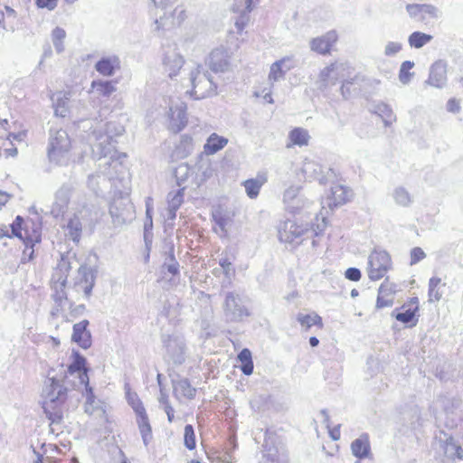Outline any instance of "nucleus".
Segmentation results:
<instances>
[{
	"mask_svg": "<svg viewBox=\"0 0 463 463\" xmlns=\"http://www.w3.org/2000/svg\"><path fill=\"white\" fill-rule=\"evenodd\" d=\"M194 173L186 163L178 165L174 170V176L178 186H184L190 175Z\"/></svg>",
	"mask_w": 463,
	"mask_h": 463,
	"instance_id": "f704fd0d",
	"label": "nucleus"
},
{
	"mask_svg": "<svg viewBox=\"0 0 463 463\" xmlns=\"http://www.w3.org/2000/svg\"><path fill=\"white\" fill-rule=\"evenodd\" d=\"M418 310V307H416L414 310L409 308L402 312H396L394 310L392 313V316L394 317L398 321L403 323V324H411V326H413L416 325L417 320H415V312Z\"/></svg>",
	"mask_w": 463,
	"mask_h": 463,
	"instance_id": "c03bdc74",
	"label": "nucleus"
},
{
	"mask_svg": "<svg viewBox=\"0 0 463 463\" xmlns=\"http://www.w3.org/2000/svg\"><path fill=\"white\" fill-rule=\"evenodd\" d=\"M91 87L103 96H109L115 90L112 81L109 80H93Z\"/></svg>",
	"mask_w": 463,
	"mask_h": 463,
	"instance_id": "de8ad7c7",
	"label": "nucleus"
},
{
	"mask_svg": "<svg viewBox=\"0 0 463 463\" xmlns=\"http://www.w3.org/2000/svg\"><path fill=\"white\" fill-rule=\"evenodd\" d=\"M184 446L192 450L195 448L196 442H195V434L194 427L191 424H187L184 427Z\"/></svg>",
	"mask_w": 463,
	"mask_h": 463,
	"instance_id": "603ef678",
	"label": "nucleus"
},
{
	"mask_svg": "<svg viewBox=\"0 0 463 463\" xmlns=\"http://www.w3.org/2000/svg\"><path fill=\"white\" fill-rule=\"evenodd\" d=\"M444 453L449 458H462L463 457V449L451 437L448 438L446 440Z\"/></svg>",
	"mask_w": 463,
	"mask_h": 463,
	"instance_id": "a19ab883",
	"label": "nucleus"
},
{
	"mask_svg": "<svg viewBox=\"0 0 463 463\" xmlns=\"http://www.w3.org/2000/svg\"><path fill=\"white\" fill-rule=\"evenodd\" d=\"M297 320L299 322L301 326L304 327L306 330L309 329L311 326L316 325L322 326V318L316 313H299L297 317Z\"/></svg>",
	"mask_w": 463,
	"mask_h": 463,
	"instance_id": "ea45409f",
	"label": "nucleus"
},
{
	"mask_svg": "<svg viewBox=\"0 0 463 463\" xmlns=\"http://www.w3.org/2000/svg\"><path fill=\"white\" fill-rule=\"evenodd\" d=\"M354 78L352 79H346L343 81V84L341 86V92L345 99H348L351 95L350 91V86L354 83Z\"/></svg>",
	"mask_w": 463,
	"mask_h": 463,
	"instance_id": "774afa93",
	"label": "nucleus"
},
{
	"mask_svg": "<svg viewBox=\"0 0 463 463\" xmlns=\"http://www.w3.org/2000/svg\"><path fill=\"white\" fill-rule=\"evenodd\" d=\"M292 68L293 64L289 57H285L276 61L270 66L269 80L270 82H276L284 79L287 71H290Z\"/></svg>",
	"mask_w": 463,
	"mask_h": 463,
	"instance_id": "aec40b11",
	"label": "nucleus"
},
{
	"mask_svg": "<svg viewBox=\"0 0 463 463\" xmlns=\"http://www.w3.org/2000/svg\"><path fill=\"white\" fill-rule=\"evenodd\" d=\"M58 0H36L35 4L39 8H46L50 11L57 6Z\"/></svg>",
	"mask_w": 463,
	"mask_h": 463,
	"instance_id": "338daca9",
	"label": "nucleus"
},
{
	"mask_svg": "<svg viewBox=\"0 0 463 463\" xmlns=\"http://www.w3.org/2000/svg\"><path fill=\"white\" fill-rule=\"evenodd\" d=\"M393 198L399 205L408 206L411 200L410 194L403 187H397L393 192Z\"/></svg>",
	"mask_w": 463,
	"mask_h": 463,
	"instance_id": "3c124183",
	"label": "nucleus"
},
{
	"mask_svg": "<svg viewBox=\"0 0 463 463\" xmlns=\"http://www.w3.org/2000/svg\"><path fill=\"white\" fill-rule=\"evenodd\" d=\"M135 413H136V416H137V423L138 425V428L142 427V426L150 425V422H149L148 416L146 414V409L140 410V411H137Z\"/></svg>",
	"mask_w": 463,
	"mask_h": 463,
	"instance_id": "e2e57ef3",
	"label": "nucleus"
},
{
	"mask_svg": "<svg viewBox=\"0 0 463 463\" xmlns=\"http://www.w3.org/2000/svg\"><path fill=\"white\" fill-rule=\"evenodd\" d=\"M124 390H125V398L127 400V402L133 409V411L135 412L145 409L137 393L136 392L131 391V388H130V385L128 383H125Z\"/></svg>",
	"mask_w": 463,
	"mask_h": 463,
	"instance_id": "e433bc0d",
	"label": "nucleus"
},
{
	"mask_svg": "<svg viewBox=\"0 0 463 463\" xmlns=\"http://www.w3.org/2000/svg\"><path fill=\"white\" fill-rule=\"evenodd\" d=\"M68 235L73 241H79L81 235V222L78 217L70 219L67 224Z\"/></svg>",
	"mask_w": 463,
	"mask_h": 463,
	"instance_id": "79ce46f5",
	"label": "nucleus"
},
{
	"mask_svg": "<svg viewBox=\"0 0 463 463\" xmlns=\"http://www.w3.org/2000/svg\"><path fill=\"white\" fill-rule=\"evenodd\" d=\"M349 68L345 62H334L325 67L319 73V80L323 87L329 82L335 83L337 80L345 76L344 71Z\"/></svg>",
	"mask_w": 463,
	"mask_h": 463,
	"instance_id": "ddd939ff",
	"label": "nucleus"
},
{
	"mask_svg": "<svg viewBox=\"0 0 463 463\" xmlns=\"http://www.w3.org/2000/svg\"><path fill=\"white\" fill-rule=\"evenodd\" d=\"M206 63L214 72H223L227 71L229 67V55L227 51L222 47L214 49L210 53Z\"/></svg>",
	"mask_w": 463,
	"mask_h": 463,
	"instance_id": "4468645a",
	"label": "nucleus"
},
{
	"mask_svg": "<svg viewBox=\"0 0 463 463\" xmlns=\"http://www.w3.org/2000/svg\"><path fill=\"white\" fill-rule=\"evenodd\" d=\"M88 186L100 197L108 200H114L115 193L112 191L113 184L110 178L103 175H90L88 178Z\"/></svg>",
	"mask_w": 463,
	"mask_h": 463,
	"instance_id": "9b49d317",
	"label": "nucleus"
},
{
	"mask_svg": "<svg viewBox=\"0 0 463 463\" xmlns=\"http://www.w3.org/2000/svg\"><path fill=\"white\" fill-rule=\"evenodd\" d=\"M233 10L237 13H250L252 10V0H234Z\"/></svg>",
	"mask_w": 463,
	"mask_h": 463,
	"instance_id": "5fc2aeb1",
	"label": "nucleus"
},
{
	"mask_svg": "<svg viewBox=\"0 0 463 463\" xmlns=\"http://www.w3.org/2000/svg\"><path fill=\"white\" fill-rule=\"evenodd\" d=\"M184 62L183 57L175 49H169L165 52L163 65L171 79L177 75Z\"/></svg>",
	"mask_w": 463,
	"mask_h": 463,
	"instance_id": "f3484780",
	"label": "nucleus"
},
{
	"mask_svg": "<svg viewBox=\"0 0 463 463\" xmlns=\"http://www.w3.org/2000/svg\"><path fill=\"white\" fill-rule=\"evenodd\" d=\"M337 33L335 31H329L326 34L312 39L310 42V48L312 51L319 54L329 53L332 46L337 41Z\"/></svg>",
	"mask_w": 463,
	"mask_h": 463,
	"instance_id": "dca6fc26",
	"label": "nucleus"
},
{
	"mask_svg": "<svg viewBox=\"0 0 463 463\" xmlns=\"http://www.w3.org/2000/svg\"><path fill=\"white\" fill-rule=\"evenodd\" d=\"M414 67V62L411 61H405L402 63L399 71V80L402 83L407 84L410 82L413 73L410 71Z\"/></svg>",
	"mask_w": 463,
	"mask_h": 463,
	"instance_id": "09e8293b",
	"label": "nucleus"
},
{
	"mask_svg": "<svg viewBox=\"0 0 463 463\" xmlns=\"http://www.w3.org/2000/svg\"><path fill=\"white\" fill-rule=\"evenodd\" d=\"M313 232L312 229L298 225L292 220H287L279 228V239L285 243H298V239L304 236L308 237V234Z\"/></svg>",
	"mask_w": 463,
	"mask_h": 463,
	"instance_id": "1a4fd4ad",
	"label": "nucleus"
},
{
	"mask_svg": "<svg viewBox=\"0 0 463 463\" xmlns=\"http://www.w3.org/2000/svg\"><path fill=\"white\" fill-rule=\"evenodd\" d=\"M99 445L101 449L100 458L106 461L107 458L109 463H114L116 453V436L113 432V428L106 426L99 440Z\"/></svg>",
	"mask_w": 463,
	"mask_h": 463,
	"instance_id": "f8f14e48",
	"label": "nucleus"
},
{
	"mask_svg": "<svg viewBox=\"0 0 463 463\" xmlns=\"http://www.w3.org/2000/svg\"><path fill=\"white\" fill-rule=\"evenodd\" d=\"M84 389L83 395L86 398V402L84 404V411L89 414L92 415L96 411L101 409L100 407V402L96 399L92 388L89 385H83L81 390Z\"/></svg>",
	"mask_w": 463,
	"mask_h": 463,
	"instance_id": "cd10ccee",
	"label": "nucleus"
},
{
	"mask_svg": "<svg viewBox=\"0 0 463 463\" xmlns=\"http://www.w3.org/2000/svg\"><path fill=\"white\" fill-rule=\"evenodd\" d=\"M374 112L383 118L385 127H390L393 122L396 121V116L393 113L392 108L384 102L376 104L374 106Z\"/></svg>",
	"mask_w": 463,
	"mask_h": 463,
	"instance_id": "2f4dec72",
	"label": "nucleus"
},
{
	"mask_svg": "<svg viewBox=\"0 0 463 463\" xmlns=\"http://www.w3.org/2000/svg\"><path fill=\"white\" fill-rule=\"evenodd\" d=\"M299 191L300 186L291 185L287 188L283 194V203L292 212L298 207V205L294 204V202L298 200Z\"/></svg>",
	"mask_w": 463,
	"mask_h": 463,
	"instance_id": "58836bf2",
	"label": "nucleus"
},
{
	"mask_svg": "<svg viewBox=\"0 0 463 463\" xmlns=\"http://www.w3.org/2000/svg\"><path fill=\"white\" fill-rule=\"evenodd\" d=\"M174 394L176 397L183 396L187 399H194L196 394V389L192 387L186 378L172 380Z\"/></svg>",
	"mask_w": 463,
	"mask_h": 463,
	"instance_id": "393cba45",
	"label": "nucleus"
},
{
	"mask_svg": "<svg viewBox=\"0 0 463 463\" xmlns=\"http://www.w3.org/2000/svg\"><path fill=\"white\" fill-rule=\"evenodd\" d=\"M345 276L351 281H358L361 279V271L357 268H348L345 272Z\"/></svg>",
	"mask_w": 463,
	"mask_h": 463,
	"instance_id": "69168bd1",
	"label": "nucleus"
},
{
	"mask_svg": "<svg viewBox=\"0 0 463 463\" xmlns=\"http://www.w3.org/2000/svg\"><path fill=\"white\" fill-rule=\"evenodd\" d=\"M96 71L103 76H110L113 74L114 66L109 58H102L95 65Z\"/></svg>",
	"mask_w": 463,
	"mask_h": 463,
	"instance_id": "8fccbe9b",
	"label": "nucleus"
},
{
	"mask_svg": "<svg viewBox=\"0 0 463 463\" xmlns=\"http://www.w3.org/2000/svg\"><path fill=\"white\" fill-rule=\"evenodd\" d=\"M78 272L79 276H80V280L77 283V286L80 287L84 294L88 297L90 295L94 284L93 273L85 266L80 267Z\"/></svg>",
	"mask_w": 463,
	"mask_h": 463,
	"instance_id": "bb28decb",
	"label": "nucleus"
},
{
	"mask_svg": "<svg viewBox=\"0 0 463 463\" xmlns=\"http://www.w3.org/2000/svg\"><path fill=\"white\" fill-rule=\"evenodd\" d=\"M186 104L181 100L172 102L169 108V128L174 133H178L187 124Z\"/></svg>",
	"mask_w": 463,
	"mask_h": 463,
	"instance_id": "9d476101",
	"label": "nucleus"
},
{
	"mask_svg": "<svg viewBox=\"0 0 463 463\" xmlns=\"http://www.w3.org/2000/svg\"><path fill=\"white\" fill-rule=\"evenodd\" d=\"M89 324V321L84 319L73 326L71 340L83 349H88L91 345V334L87 328Z\"/></svg>",
	"mask_w": 463,
	"mask_h": 463,
	"instance_id": "6ab92c4d",
	"label": "nucleus"
},
{
	"mask_svg": "<svg viewBox=\"0 0 463 463\" xmlns=\"http://www.w3.org/2000/svg\"><path fill=\"white\" fill-rule=\"evenodd\" d=\"M351 450L353 455L357 458H367L371 452L368 435L364 433L358 439H354L351 444Z\"/></svg>",
	"mask_w": 463,
	"mask_h": 463,
	"instance_id": "b1692460",
	"label": "nucleus"
},
{
	"mask_svg": "<svg viewBox=\"0 0 463 463\" xmlns=\"http://www.w3.org/2000/svg\"><path fill=\"white\" fill-rule=\"evenodd\" d=\"M227 138L213 133L207 138L203 149L207 155H213L219 150L222 149L227 145Z\"/></svg>",
	"mask_w": 463,
	"mask_h": 463,
	"instance_id": "c85d7f7f",
	"label": "nucleus"
},
{
	"mask_svg": "<svg viewBox=\"0 0 463 463\" xmlns=\"http://www.w3.org/2000/svg\"><path fill=\"white\" fill-rule=\"evenodd\" d=\"M162 342L165 348V359L174 364H182L184 360V340L179 335H163Z\"/></svg>",
	"mask_w": 463,
	"mask_h": 463,
	"instance_id": "423d86ee",
	"label": "nucleus"
},
{
	"mask_svg": "<svg viewBox=\"0 0 463 463\" xmlns=\"http://www.w3.org/2000/svg\"><path fill=\"white\" fill-rule=\"evenodd\" d=\"M309 138L310 136L307 129L302 128H295L288 134L290 144H288L287 146L290 147L291 146H307Z\"/></svg>",
	"mask_w": 463,
	"mask_h": 463,
	"instance_id": "c756f323",
	"label": "nucleus"
},
{
	"mask_svg": "<svg viewBox=\"0 0 463 463\" xmlns=\"http://www.w3.org/2000/svg\"><path fill=\"white\" fill-rule=\"evenodd\" d=\"M197 173H196V184H201L205 182L207 179L213 176V169L212 167V164L209 160L202 159L197 164Z\"/></svg>",
	"mask_w": 463,
	"mask_h": 463,
	"instance_id": "72a5a7b5",
	"label": "nucleus"
},
{
	"mask_svg": "<svg viewBox=\"0 0 463 463\" xmlns=\"http://www.w3.org/2000/svg\"><path fill=\"white\" fill-rule=\"evenodd\" d=\"M410 255H411V261H410L411 265L417 264L418 262H420L426 257L424 250L420 247L412 248L411 250Z\"/></svg>",
	"mask_w": 463,
	"mask_h": 463,
	"instance_id": "4d7b16f0",
	"label": "nucleus"
},
{
	"mask_svg": "<svg viewBox=\"0 0 463 463\" xmlns=\"http://www.w3.org/2000/svg\"><path fill=\"white\" fill-rule=\"evenodd\" d=\"M185 187L183 186L176 192H170L167 195L168 206L173 210H178L184 202V191Z\"/></svg>",
	"mask_w": 463,
	"mask_h": 463,
	"instance_id": "49530a36",
	"label": "nucleus"
},
{
	"mask_svg": "<svg viewBox=\"0 0 463 463\" xmlns=\"http://www.w3.org/2000/svg\"><path fill=\"white\" fill-rule=\"evenodd\" d=\"M225 317L232 322L241 321L250 316L249 309L244 305L242 298L236 292H228L225 296L224 305Z\"/></svg>",
	"mask_w": 463,
	"mask_h": 463,
	"instance_id": "0eeeda50",
	"label": "nucleus"
},
{
	"mask_svg": "<svg viewBox=\"0 0 463 463\" xmlns=\"http://www.w3.org/2000/svg\"><path fill=\"white\" fill-rule=\"evenodd\" d=\"M156 24V31H160V29H166L169 26H172L175 24L174 21H171L169 23V17H166L165 15L161 16L159 19H156L155 22Z\"/></svg>",
	"mask_w": 463,
	"mask_h": 463,
	"instance_id": "052dcab7",
	"label": "nucleus"
},
{
	"mask_svg": "<svg viewBox=\"0 0 463 463\" xmlns=\"http://www.w3.org/2000/svg\"><path fill=\"white\" fill-rule=\"evenodd\" d=\"M219 265L222 268L226 277H230L232 274L234 273L232 264L227 257L221 258L219 260Z\"/></svg>",
	"mask_w": 463,
	"mask_h": 463,
	"instance_id": "bf43d9fd",
	"label": "nucleus"
},
{
	"mask_svg": "<svg viewBox=\"0 0 463 463\" xmlns=\"http://www.w3.org/2000/svg\"><path fill=\"white\" fill-rule=\"evenodd\" d=\"M392 266L389 253L382 249H374L368 257V277L371 280L383 279Z\"/></svg>",
	"mask_w": 463,
	"mask_h": 463,
	"instance_id": "39448f33",
	"label": "nucleus"
},
{
	"mask_svg": "<svg viewBox=\"0 0 463 463\" xmlns=\"http://www.w3.org/2000/svg\"><path fill=\"white\" fill-rule=\"evenodd\" d=\"M395 286L388 281H384L379 288L378 297L376 300V308L392 307L394 302L393 294Z\"/></svg>",
	"mask_w": 463,
	"mask_h": 463,
	"instance_id": "4be33fe9",
	"label": "nucleus"
},
{
	"mask_svg": "<svg viewBox=\"0 0 463 463\" xmlns=\"http://www.w3.org/2000/svg\"><path fill=\"white\" fill-rule=\"evenodd\" d=\"M71 148V140L63 129H50L48 156L56 164H61Z\"/></svg>",
	"mask_w": 463,
	"mask_h": 463,
	"instance_id": "20e7f679",
	"label": "nucleus"
},
{
	"mask_svg": "<svg viewBox=\"0 0 463 463\" xmlns=\"http://www.w3.org/2000/svg\"><path fill=\"white\" fill-rule=\"evenodd\" d=\"M447 81V63L442 60L436 61L430 69L427 83L436 87L442 88Z\"/></svg>",
	"mask_w": 463,
	"mask_h": 463,
	"instance_id": "2eb2a0df",
	"label": "nucleus"
},
{
	"mask_svg": "<svg viewBox=\"0 0 463 463\" xmlns=\"http://www.w3.org/2000/svg\"><path fill=\"white\" fill-rule=\"evenodd\" d=\"M66 37V32L61 27H55L52 33L53 46L58 53L64 50L63 40Z\"/></svg>",
	"mask_w": 463,
	"mask_h": 463,
	"instance_id": "a18cd8bd",
	"label": "nucleus"
},
{
	"mask_svg": "<svg viewBox=\"0 0 463 463\" xmlns=\"http://www.w3.org/2000/svg\"><path fill=\"white\" fill-rule=\"evenodd\" d=\"M73 356L74 360L67 369H65L63 365H61L57 371L61 373H64L68 378L69 375H71V381L82 388V386L87 385L90 381L87 369L85 368L86 359L75 351H73Z\"/></svg>",
	"mask_w": 463,
	"mask_h": 463,
	"instance_id": "6e6552de",
	"label": "nucleus"
},
{
	"mask_svg": "<svg viewBox=\"0 0 463 463\" xmlns=\"http://www.w3.org/2000/svg\"><path fill=\"white\" fill-rule=\"evenodd\" d=\"M249 21V13L241 12L240 13V16L235 21V26L238 29V32H241Z\"/></svg>",
	"mask_w": 463,
	"mask_h": 463,
	"instance_id": "0e129e2a",
	"label": "nucleus"
},
{
	"mask_svg": "<svg viewBox=\"0 0 463 463\" xmlns=\"http://www.w3.org/2000/svg\"><path fill=\"white\" fill-rule=\"evenodd\" d=\"M55 276H58V278L55 286V293L53 294V299L59 307H62L63 303L67 301V295L64 290L67 282V275L63 276L56 273Z\"/></svg>",
	"mask_w": 463,
	"mask_h": 463,
	"instance_id": "473e14b6",
	"label": "nucleus"
},
{
	"mask_svg": "<svg viewBox=\"0 0 463 463\" xmlns=\"http://www.w3.org/2000/svg\"><path fill=\"white\" fill-rule=\"evenodd\" d=\"M190 81L193 86L191 95L195 99H202L216 94L217 85L211 74L202 66H197L190 72Z\"/></svg>",
	"mask_w": 463,
	"mask_h": 463,
	"instance_id": "f03ea898",
	"label": "nucleus"
},
{
	"mask_svg": "<svg viewBox=\"0 0 463 463\" xmlns=\"http://www.w3.org/2000/svg\"><path fill=\"white\" fill-rule=\"evenodd\" d=\"M81 387L71 381L64 373L56 369H50L43 382L42 390L43 409L52 424H58L67 410V402L75 396V392Z\"/></svg>",
	"mask_w": 463,
	"mask_h": 463,
	"instance_id": "f257e3e1",
	"label": "nucleus"
},
{
	"mask_svg": "<svg viewBox=\"0 0 463 463\" xmlns=\"http://www.w3.org/2000/svg\"><path fill=\"white\" fill-rule=\"evenodd\" d=\"M131 191V175L128 168L120 171V176L118 175V198L122 200L124 208L120 213H118V222L121 220L123 223L135 219L136 213L134 204L128 199Z\"/></svg>",
	"mask_w": 463,
	"mask_h": 463,
	"instance_id": "7ed1b4c3",
	"label": "nucleus"
},
{
	"mask_svg": "<svg viewBox=\"0 0 463 463\" xmlns=\"http://www.w3.org/2000/svg\"><path fill=\"white\" fill-rule=\"evenodd\" d=\"M301 170L305 179L307 181L317 180L321 184L326 181L325 167L315 161L306 160Z\"/></svg>",
	"mask_w": 463,
	"mask_h": 463,
	"instance_id": "a211bd4d",
	"label": "nucleus"
},
{
	"mask_svg": "<svg viewBox=\"0 0 463 463\" xmlns=\"http://www.w3.org/2000/svg\"><path fill=\"white\" fill-rule=\"evenodd\" d=\"M238 360L241 362V370L245 375H250L253 373V361L251 352L248 348L242 349L238 354Z\"/></svg>",
	"mask_w": 463,
	"mask_h": 463,
	"instance_id": "c9c22d12",
	"label": "nucleus"
},
{
	"mask_svg": "<svg viewBox=\"0 0 463 463\" xmlns=\"http://www.w3.org/2000/svg\"><path fill=\"white\" fill-rule=\"evenodd\" d=\"M138 429H139L144 444L146 446H147L149 441L152 439L151 425L142 426V427H139Z\"/></svg>",
	"mask_w": 463,
	"mask_h": 463,
	"instance_id": "680f3d73",
	"label": "nucleus"
},
{
	"mask_svg": "<svg viewBox=\"0 0 463 463\" xmlns=\"http://www.w3.org/2000/svg\"><path fill=\"white\" fill-rule=\"evenodd\" d=\"M402 49V44L399 42H388L384 47V55L391 57L396 55Z\"/></svg>",
	"mask_w": 463,
	"mask_h": 463,
	"instance_id": "6e6d98bb",
	"label": "nucleus"
},
{
	"mask_svg": "<svg viewBox=\"0 0 463 463\" xmlns=\"http://www.w3.org/2000/svg\"><path fill=\"white\" fill-rule=\"evenodd\" d=\"M265 180L249 179L243 183L247 195L254 199L259 195L260 190Z\"/></svg>",
	"mask_w": 463,
	"mask_h": 463,
	"instance_id": "37998d69",
	"label": "nucleus"
},
{
	"mask_svg": "<svg viewBox=\"0 0 463 463\" xmlns=\"http://www.w3.org/2000/svg\"><path fill=\"white\" fill-rule=\"evenodd\" d=\"M213 219L215 225L221 230L222 233L226 234V225L228 224L229 218L221 212H216L213 213Z\"/></svg>",
	"mask_w": 463,
	"mask_h": 463,
	"instance_id": "864d4df0",
	"label": "nucleus"
},
{
	"mask_svg": "<svg viewBox=\"0 0 463 463\" xmlns=\"http://www.w3.org/2000/svg\"><path fill=\"white\" fill-rule=\"evenodd\" d=\"M98 147L100 150L102 157H109V160H113L116 156V141L112 137L108 135L100 137ZM105 164H109V161Z\"/></svg>",
	"mask_w": 463,
	"mask_h": 463,
	"instance_id": "a878e982",
	"label": "nucleus"
},
{
	"mask_svg": "<svg viewBox=\"0 0 463 463\" xmlns=\"http://www.w3.org/2000/svg\"><path fill=\"white\" fill-rule=\"evenodd\" d=\"M71 189L67 185H62L55 194V201L52 208V214L55 217L62 214L70 201Z\"/></svg>",
	"mask_w": 463,
	"mask_h": 463,
	"instance_id": "5701e85b",
	"label": "nucleus"
},
{
	"mask_svg": "<svg viewBox=\"0 0 463 463\" xmlns=\"http://www.w3.org/2000/svg\"><path fill=\"white\" fill-rule=\"evenodd\" d=\"M420 11L421 12V18L424 19L425 15L430 17H438L439 10L431 5H420Z\"/></svg>",
	"mask_w": 463,
	"mask_h": 463,
	"instance_id": "13d9d810",
	"label": "nucleus"
},
{
	"mask_svg": "<svg viewBox=\"0 0 463 463\" xmlns=\"http://www.w3.org/2000/svg\"><path fill=\"white\" fill-rule=\"evenodd\" d=\"M350 195L351 192L345 186L335 184L331 187L330 195L326 199V203L332 209L345 203Z\"/></svg>",
	"mask_w": 463,
	"mask_h": 463,
	"instance_id": "412c9836",
	"label": "nucleus"
},
{
	"mask_svg": "<svg viewBox=\"0 0 463 463\" xmlns=\"http://www.w3.org/2000/svg\"><path fill=\"white\" fill-rule=\"evenodd\" d=\"M433 39V36L421 32H413L408 38V43L411 47L420 49L429 43Z\"/></svg>",
	"mask_w": 463,
	"mask_h": 463,
	"instance_id": "4c0bfd02",
	"label": "nucleus"
},
{
	"mask_svg": "<svg viewBox=\"0 0 463 463\" xmlns=\"http://www.w3.org/2000/svg\"><path fill=\"white\" fill-rule=\"evenodd\" d=\"M175 248L174 245H170L167 256L165 259V261L162 265V272H168L172 276L179 275L180 270V265L178 261L175 258Z\"/></svg>",
	"mask_w": 463,
	"mask_h": 463,
	"instance_id": "7c9ffc66",
	"label": "nucleus"
}]
</instances>
